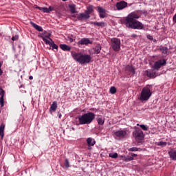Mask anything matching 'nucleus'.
<instances>
[{
    "instance_id": "27",
    "label": "nucleus",
    "mask_w": 176,
    "mask_h": 176,
    "mask_svg": "<svg viewBox=\"0 0 176 176\" xmlns=\"http://www.w3.org/2000/svg\"><path fill=\"white\" fill-rule=\"evenodd\" d=\"M40 37L43 39V41L46 43V45H49L50 46L52 41L47 40L46 37L43 36H40Z\"/></svg>"
},
{
    "instance_id": "34",
    "label": "nucleus",
    "mask_w": 176,
    "mask_h": 176,
    "mask_svg": "<svg viewBox=\"0 0 176 176\" xmlns=\"http://www.w3.org/2000/svg\"><path fill=\"white\" fill-rule=\"evenodd\" d=\"M110 93L111 94H115V93H116V88L115 87H111L110 88Z\"/></svg>"
},
{
    "instance_id": "19",
    "label": "nucleus",
    "mask_w": 176,
    "mask_h": 176,
    "mask_svg": "<svg viewBox=\"0 0 176 176\" xmlns=\"http://www.w3.org/2000/svg\"><path fill=\"white\" fill-rule=\"evenodd\" d=\"M125 71H128V72L133 74V75L135 74V69H134V67L131 65H126L125 67Z\"/></svg>"
},
{
    "instance_id": "22",
    "label": "nucleus",
    "mask_w": 176,
    "mask_h": 176,
    "mask_svg": "<svg viewBox=\"0 0 176 176\" xmlns=\"http://www.w3.org/2000/svg\"><path fill=\"white\" fill-rule=\"evenodd\" d=\"M91 24H94V25H97L98 27H101V28H104L107 23L104 22H91Z\"/></svg>"
},
{
    "instance_id": "39",
    "label": "nucleus",
    "mask_w": 176,
    "mask_h": 176,
    "mask_svg": "<svg viewBox=\"0 0 176 176\" xmlns=\"http://www.w3.org/2000/svg\"><path fill=\"white\" fill-rule=\"evenodd\" d=\"M19 39V36L15 35L14 36L12 37V41H17Z\"/></svg>"
},
{
    "instance_id": "13",
    "label": "nucleus",
    "mask_w": 176,
    "mask_h": 176,
    "mask_svg": "<svg viewBox=\"0 0 176 176\" xmlns=\"http://www.w3.org/2000/svg\"><path fill=\"white\" fill-rule=\"evenodd\" d=\"M77 19H78V20H80V21H82L83 20H87V19H90V15H89L86 12L81 13L78 15Z\"/></svg>"
},
{
    "instance_id": "15",
    "label": "nucleus",
    "mask_w": 176,
    "mask_h": 176,
    "mask_svg": "<svg viewBox=\"0 0 176 176\" xmlns=\"http://www.w3.org/2000/svg\"><path fill=\"white\" fill-rule=\"evenodd\" d=\"M98 12L99 13V16H100V19L105 18V14H106L105 9H104L101 7H98Z\"/></svg>"
},
{
    "instance_id": "38",
    "label": "nucleus",
    "mask_w": 176,
    "mask_h": 176,
    "mask_svg": "<svg viewBox=\"0 0 176 176\" xmlns=\"http://www.w3.org/2000/svg\"><path fill=\"white\" fill-rule=\"evenodd\" d=\"M146 38L147 39H149V41H153V36H152L151 34H148Z\"/></svg>"
},
{
    "instance_id": "11",
    "label": "nucleus",
    "mask_w": 176,
    "mask_h": 176,
    "mask_svg": "<svg viewBox=\"0 0 176 176\" xmlns=\"http://www.w3.org/2000/svg\"><path fill=\"white\" fill-rule=\"evenodd\" d=\"M101 45L100 44H97L95 47H94L91 50V53L92 54H100V53L101 52Z\"/></svg>"
},
{
    "instance_id": "21",
    "label": "nucleus",
    "mask_w": 176,
    "mask_h": 176,
    "mask_svg": "<svg viewBox=\"0 0 176 176\" xmlns=\"http://www.w3.org/2000/svg\"><path fill=\"white\" fill-rule=\"evenodd\" d=\"M60 47L63 52H69L71 50V47L67 45L66 44H60Z\"/></svg>"
},
{
    "instance_id": "3",
    "label": "nucleus",
    "mask_w": 176,
    "mask_h": 176,
    "mask_svg": "<svg viewBox=\"0 0 176 176\" xmlns=\"http://www.w3.org/2000/svg\"><path fill=\"white\" fill-rule=\"evenodd\" d=\"M94 119H96V114L90 111L78 116L80 124H90Z\"/></svg>"
},
{
    "instance_id": "32",
    "label": "nucleus",
    "mask_w": 176,
    "mask_h": 176,
    "mask_svg": "<svg viewBox=\"0 0 176 176\" xmlns=\"http://www.w3.org/2000/svg\"><path fill=\"white\" fill-rule=\"evenodd\" d=\"M0 96H1L0 98H3L5 96V91L2 89L1 87H0Z\"/></svg>"
},
{
    "instance_id": "8",
    "label": "nucleus",
    "mask_w": 176,
    "mask_h": 176,
    "mask_svg": "<svg viewBox=\"0 0 176 176\" xmlns=\"http://www.w3.org/2000/svg\"><path fill=\"white\" fill-rule=\"evenodd\" d=\"M127 2L121 1L116 3V8H117V10H123V9H126V8H127Z\"/></svg>"
},
{
    "instance_id": "35",
    "label": "nucleus",
    "mask_w": 176,
    "mask_h": 176,
    "mask_svg": "<svg viewBox=\"0 0 176 176\" xmlns=\"http://www.w3.org/2000/svg\"><path fill=\"white\" fill-rule=\"evenodd\" d=\"M129 151L131 152H137V151H138V148L137 147H132L129 148Z\"/></svg>"
},
{
    "instance_id": "10",
    "label": "nucleus",
    "mask_w": 176,
    "mask_h": 176,
    "mask_svg": "<svg viewBox=\"0 0 176 176\" xmlns=\"http://www.w3.org/2000/svg\"><path fill=\"white\" fill-rule=\"evenodd\" d=\"M78 45H92L93 44V41H91L90 39L87 38H81L78 43Z\"/></svg>"
},
{
    "instance_id": "47",
    "label": "nucleus",
    "mask_w": 176,
    "mask_h": 176,
    "mask_svg": "<svg viewBox=\"0 0 176 176\" xmlns=\"http://www.w3.org/2000/svg\"><path fill=\"white\" fill-rule=\"evenodd\" d=\"M131 37H132V38H137V34H132V35H131Z\"/></svg>"
},
{
    "instance_id": "25",
    "label": "nucleus",
    "mask_w": 176,
    "mask_h": 176,
    "mask_svg": "<svg viewBox=\"0 0 176 176\" xmlns=\"http://www.w3.org/2000/svg\"><path fill=\"white\" fill-rule=\"evenodd\" d=\"M50 41H51V45H50V47H52V50L54 49L58 50V45H56V43H54V41H53V40L52 38H50Z\"/></svg>"
},
{
    "instance_id": "37",
    "label": "nucleus",
    "mask_w": 176,
    "mask_h": 176,
    "mask_svg": "<svg viewBox=\"0 0 176 176\" xmlns=\"http://www.w3.org/2000/svg\"><path fill=\"white\" fill-rule=\"evenodd\" d=\"M3 105H4L3 98H0V107H1V108H3Z\"/></svg>"
},
{
    "instance_id": "20",
    "label": "nucleus",
    "mask_w": 176,
    "mask_h": 176,
    "mask_svg": "<svg viewBox=\"0 0 176 176\" xmlns=\"http://www.w3.org/2000/svg\"><path fill=\"white\" fill-rule=\"evenodd\" d=\"M87 144L88 146H94L96 145V140L91 138H88L87 139Z\"/></svg>"
},
{
    "instance_id": "31",
    "label": "nucleus",
    "mask_w": 176,
    "mask_h": 176,
    "mask_svg": "<svg viewBox=\"0 0 176 176\" xmlns=\"http://www.w3.org/2000/svg\"><path fill=\"white\" fill-rule=\"evenodd\" d=\"M38 10H41L43 13H50L47 8H38Z\"/></svg>"
},
{
    "instance_id": "24",
    "label": "nucleus",
    "mask_w": 176,
    "mask_h": 176,
    "mask_svg": "<svg viewBox=\"0 0 176 176\" xmlns=\"http://www.w3.org/2000/svg\"><path fill=\"white\" fill-rule=\"evenodd\" d=\"M41 36H44V38H47L50 41V36H52V34H50V32H47V31H44L42 34V35H41Z\"/></svg>"
},
{
    "instance_id": "18",
    "label": "nucleus",
    "mask_w": 176,
    "mask_h": 176,
    "mask_svg": "<svg viewBox=\"0 0 176 176\" xmlns=\"http://www.w3.org/2000/svg\"><path fill=\"white\" fill-rule=\"evenodd\" d=\"M30 24L33 27V28H35L36 31H38V32H42V31H43V28H42V27L38 25L35 23L30 21Z\"/></svg>"
},
{
    "instance_id": "23",
    "label": "nucleus",
    "mask_w": 176,
    "mask_h": 176,
    "mask_svg": "<svg viewBox=\"0 0 176 176\" xmlns=\"http://www.w3.org/2000/svg\"><path fill=\"white\" fill-rule=\"evenodd\" d=\"M56 109H57V102L56 101L53 102L50 108V112H56Z\"/></svg>"
},
{
    "instance_id": "48",
    "label": "nucleus",
    "mask_w": 176,
    "mask_h": 176,
    "mask_svg": "<svg viewBox=\"0 0 176 176\" xmlns=\"http://www.w3.org/2000/svg\"><path fill=\"white\" fill-rule=\"evenodd\" d=\"M30 80H32L34 79V77L32 76H30L29 77Z\"/></svg>"
},
{
    "instance_id": "44",
    "label": "nucleus",
    "mask_w": 176,
    "mask_h": 176,
    "mask_svg": "<svg viewBox=\"0 0 176 176\" xmlns=\"http://www.w3.org/2000/svg\"><path fill=\"white\" fill-rule=\"evenodd\" d=\"M48 12L50 13V12H53V7H52V6H50L49 8H48Z\"/></svg>"
},
{
    "instance_id": "45",
    "label": "nucleus",
    "mask_w": 176,
    "mask_h": 176,
    "mask_svg": "<svg viewBox=\"0 0 176 176\" xmlns=\"http://www.w3.org/2000/svg\"><path fill=\"white\" fill-rule=\"evenodd\" d=\"M89 111H96V112H97V109H96V108H91L90 109H89Z\"/></svg>"
},
{
    "instance_id": "49",
    "label": "nucleus",
    "mask_w": 176,
    "mask_h": 176,
    "mask_svg": "<svg viewBox=\"0 0 176 176\" xmlns=\"http://www.w3.org/2000/svg\"><path fill=\"white\" fill-rule=\"evenodd\" d=\"M2 64H3V61L0 62V68H1V67H2Z\"/></svg>"
},
{
    "instance_id": "1",
    "label": "nucleus",
    "mask_w": 176,
    "mask_h": 176,
    "mask_svg": "<svg viewBox=\"0 0 176 176\" xmlns=\"http://www.w3.org/2000/svg\"><path fill=\"white\" fill-rule=\"evenodd\" d=\"M140 17V15L137 12H131L124 19V24L126 25L127 28H131L132 30H142L144 25L137 19Z\"/></svg>"
},
{
    "instance_id": "29",
    "label": "nucleus",
    "mask_w": 176,
    "mask_h": 176,
    "mask_svg": "<svg viewBox=\"0 0 176 176\" xmlns=\"http://www.w3.org/2000/svg\"><path fill=\"white\" fill-rule=\"evenodd\" d=\"M137 126L141 127V129H143L144 131H148V126H146V125L137 124Z\"/></svg>"
},
{
    "instance_id": "2",
    "label": "nucleus",
    "mask_w": 176,
    "mask_h": 176,
    "mask_svg": "<svg viewBox=\"0 0 176 176\" xmlns=\"http://www.w3.org/2000/svg\"><path fill=\"white\" fill-rule=\"evenodd\" d=\"M72 57L79 64H89L91 61V56L87 54L75 52L72 54Z\"/></svg>"
},
{
    "instance_id": "6",
    "label": "nucleus",
    "mask_w": 176,
    "mask_h": 176,
    "mask_svg": "<svg viewBox=\"0 0 176 176\" xmlns=\"http://www.w3.org/2000/svg\"><path fill=\"white\" fill-rule=\"evenodd\" d=\"M120 38H112L111 39V47L114 52H120Z\"/></svg>"
},
{
    "instance_id": "17",
    "label": "nucleus",
    "mask_w": 176,
    "mask_h": 176,
    "mask_svg": "<svg viewBox=\"0 0 176 176\" xmlns=\"http://www.w3.org/2000/svg\"><path fill=\"white\" fill-rule=\"evenodd\" d=\"M144 74L148 76V78H155V76H156V72L151 70H146Z\"/></svg>"
},
{
    "instance_id": "28",
    "label": "nucleus",
    "mask_w": 176,
    "mask_h": 176,
    "mask_svg": "<svg viewBox=\"0 0 176 176\" xmlns=\"http://www.w3.org/2000/svg\"><path fill=\"white\" fill-rule=\"evenodd\" d=\"M109 157H111L112 159H118V153H110L109 154Z\"/></svg>"
},
{
    "instance_id": "52",
    "label": "nucleus",
    "mask_w": 176,
    "mask_h": 176,
    "mask_svg": "<svg viewBox=\"0 0 176 176\" xmlns=\"http://www.w3.org/2000/svg\"><path fill=\"white\" fill-rule=\"evenodd\" d=\"M59 119H61V113L59 114Z\"/></svg>"
},
{
    "instance_id": "33",
    "label": "nucleus",
    "mask_w": 176,
    "mask_h": 176,
    "mask_svg": "<svg viewBox=\"0 0 176 176\" xmlns=\"http://www.w3.org/2000/svg\"><path fill=\"white\" fill-rule=\"evenodd\" d=\"M64 166L66 168H69V161H68V159L65 160Z\"/></svg>"
},
{
    "instance_id": "7",
    "label": "nucleus",
    "mask_w": 176,
    "mask_h": 176,
    "mask_svg": "<svg viewBox=\"0 0 176 176\" xmlns=\"http://www.w3.org/2000/svg\"><path fill=\"white\" fill-rule=\"evenodd\" d=\"M167 65V60L164 58L159 59L158 60L154 63V65L153 66V69L155 71H159V69H160L162 67H165V65Z\"/></svg>"
},
{
    "instance_id": "40",
    "label": "nucleus",
    "mask_w": 176,
    "mask_h": 176,
    "mask_svg": "<svg viewBox=\"0 0 176 176\" xmlns=\"http://www.w3.org/2000/svg\"><path fill=\"white\" fill-rule=\"evenodd\" d=\"M127 160L128 162H131V160H134V158L131 156L127 155Z\"/></svg>"
},
{
    "instance_id": "51",
    "label": "nucleus",
    "mask_w": 176,
    "mask_h": 176,
    "mask_svg": "<svg viewBox=\"0 0 176 176\" xmlns=\"http://www.w3.org/2000/svg\"><path fill=\"white\" fill-rule=\"evenodd\" d=\"M35 6V8L36 9H39L38 8H41V7H39V6Z\"/></svg>"
},
{
    "instance_id": "26",
    "label": "nucleus",
    "mask_w": 176,
    "mask_h": 176,
    "mask_svg": "<svg viewBox=\"0 0 176 176\" xmlns=\"http://www.w3.org/2000/svg\"><path fill=\"white\" fill-rule=\"evenodd\" d=\"M94 10L93 9V6H89L85 11V13L88 14V16H90V14H91V12H94Z\"/></svg>"
},
{
    "instance_id": "53",
    "label": "nucleus",
    "mask_w": 176,
    "mask_h": 176,
    "mask_svg": "<svg viewBox=\"0 0 176 176\" xmlns=\"http://www.w3.org/2000/svg\"><path fill=\"white\" fill-rule=\"evenodd\" d=\"M72 130H73L74 131H75V128L72 127Z\"/></svg>"
},
{
    "instance_id": "16",
    "label": "nucleus",
    "mask_w": 176,
    "mask_h": 176,
    "mask_svg": "<svg viewBox=\"0 0 176 176\" xmlns=\"http://www.w3.org/2000/svg\"><path fill=\"white\" fill-rule=\"evenodd\" d=\"M96 120L99 126H104V123H105V118L102 117V116H98Z\"/></svg>"
},
{
    "instance_id": "50",
    "label": "nucleus",
    "mask_w": 176,
    "mask_h": 176,
    "mask_svg": "<svg viewBox=\"0 0 176 176\" xmlns=\"http://www.w3.org/2000/svg\"><path fill=\"white\" fill-rule=\"evenodd\" d=\"M2 74H3V72L2 69H1V68H0V75H2Z\"/></svg>"
},
{
    "instance_id": "9",
    "label": "nucleus",
    "mask_w": 176,
    "mask_h": 176,
    "mask_svg": "<svg viewBox=\"0 0 176 176\" xmlns=\"http://www.w3.org/2000/svg\"><path fill=\"white\" fill-rule=\"evenodd\" d=\"M127 132L125 130H119L114 132V135H116V137H118V138H124Z\"/></svg>"
},
{
    "instance_id": "54",
    "label": "nucleus",
    "mask_w": 176,
    "mask_h": 176,
    "mask_svg": "<svg viewBox=\"0 0 176 176\" xmlns=\"http://www.w3.org/2000/svg\"><path fill=\"white\" fill-rule=\"evenodd\" d=\"M0 113H1V110H0Z\"/></svg>"
},
{
    "instance_id": "36",
    "label": "nucleus",
    "mask_w": 176,
    "mask_h": 176,
    "mask_svg": "<svg viewBox=\"0 0 176 176\" xmlns=\"http://www.w3.org/2000/svg\"><path fill=\"white\" fill-rule=\"evenodd\" d=\"M71 12L72 13H75L76 12V10H75V7L74 6H72L69 7Z\"/></svg>"
},
{
    "instance_id": "43",
    "label": "nucleus",
    "mask_w": 176,
    "mask_h": 176,
    "mask_svg": "<svg viewBox=\"0 0 176 176\" xmlns=\"http://www.w3.org/2000/svg\"><path fill=\"white\" fill-rule=\"evenodd\" d=\"M67 41H69V42H70V43H72V42H74V38H72L71 37H68Z\"/></svg>"
},
{
    "instance_id": "30",
    "label": "nucleus",
    "mask_w": 176,
    "mask_h": 176,
    "mask_svg": "<svg viewBox=\"0 0 176 176\" xmlns=\"http://www.w3.org/2000/svg\"><path fill=\"white\" fill-rule=\"evenodd\" d=\"M157 145L158 146H162V148H164V146H166V145H167V142H159Z\"/></svg>"
},
{
    "instance_id": "41",
    "label": "nucleus",
    "mask_w": 176,
    "mask_h": 176,
    "mask_svg": "<svg viewBox=\"0 0 176 176\" xmlns=\"http://www.w3.org/2000/svg\"><path fill=\"white\" fill-rule=\"evenodd\" d=\"M173 22L174 23V24H176V12H175V14L173 17Z\"/></svg>"
},
{
    "instance_id": "46",
    "label": "nucleus",
    "mask_w": 176,
    "mask_h": 176,
    "mask_svg": "<svg viewBox=\"0 0 176 176\" xmlns=\"http://www.w3.org/2000/svg\"><path fill=\"white\" fill-rule=\"evenodd\" d=\"M136 156H137V154H135V153H131V157H136Z\"/></svg>"
},
{
    "instance_id": "4",
    "label": "nucleus",
    "mask_w": 176,
    "mask_h": 176,
    "mask_svg": "<svg viewBox=\"0 0 176 176\" xmlns=\"http://www.w3.org/2000/svg\"><path fill=\"white\" fill-rule=\"evenodd\" d=\"M133 136L134 137L136 142H138V145H141L142 142H144V138L145 136L144 135V132L141 129L135 126V130L133 132Z\"/></svg>"
},
{
    "instance_id": "14",
    "label": "nucleus",
    "mask_w": 176,
    "mask_h": 176,
    "mask_svg": "<svg viewBox=\"0 0 176 176\" xmlns=\"http://www.w3.org/2000/svg\"><path fill=\"white\" fill-rule=\"evenodd\" d=\"M5 123L2 122L0 125V137H1V140H3V137H5Z\"/></svg>"
},
{
    "instance_id": "5",
    "label": "nucleus",
    "mask_w": 176,
    "mask_h": 176,
    "mask_svg": "<svg viewBox=\"0 0 176 176\" xmlns=\"http://www.w3.org/2000/svg\"><path fill=\"white\" fill-rule=\"evenodd\" d=\"M151 96L152 92L151 91V89L147 87H145L142 89L138 100H140V101H148Z\"/></svg>"
},
{
    "instance_id": "42",
    "label": "nucleus",
    "mask_w": 176,
    "mask_h": 176,
    "mask_svg": "<svg viewBox=\"0 0 176 176\" xmlns=\"http://www.w3.org/2000/svg\"><path fill=\"white\" fill-rule=\"evenodd\" d=\"M121 157L122 158V160H124V162H128L127 156H121Z\"/></svg>"
},
{
    "instance_id": "12",
    "label": "nucleus",
    "mask_w": 176,
    "mask_h": 176,
    "mask_svg": "<svg viewBox=\"0 0 176 176\" xmlns=\"http://www.w3.org/2000/svg\"><path fill=\"white\" fill-rule=\"evenodd\" d=\"M159 50L161 52L162 57H166L168 54V48L167 47L161 45Z\"/></svg>"
}]
</instances>
